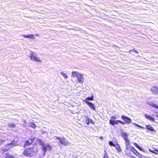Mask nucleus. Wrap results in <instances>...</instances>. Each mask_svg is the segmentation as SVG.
<instances>
[{
  "instance_id": "f257e3e1",
  "label": "nucleus",
  "mask_w": 158,
  "mask_h": 158,
  "mask_svg": "<svg viewBox=\"0 0 158 158\" xmlns=\"http://www.w3.org/2000/svg\"><path fill=\"white\" fill-rule=\"evenodd\" d=\"M38 151L36 148H31L27 149L23 152V154L27 156H31L34 155Z\"/></svg>"
},
{
  "instance_id": "f03ea898",
  "label": "nucleus",
  "mask_w": 158,
  "mask_h": 158,
  "mask_svg": "<svg viewBox=\"0 0 158 158\" xmlns=\"http://www.w3.org/2000/svg\"><path fill=\"white\" fill-rule=\"evenodd\" d=\"M17 138L15 137V139H16ZM18 141L15 140V139H14L10 143H8L7 144L5 145V147L6 148H8V149L6 148H4L2 149V151H4L3 153H5V152L6 151H7L8 149L10 148H12L14 146H17V145Z\"/></svg>"
},
{
  "instance_id": "7ed1b4c3",
  "label": "nucleus",
  "mask_w": 158,
  "mask_h": 158,
  "mask_svg": "<svg viewBox=\"0 0 158 158\" xmlns=\"http://www.w3.org/2000/svg\"><path fill=\"white\" fill-rule=\"evenodd\" d=\"M56 139H57L58 141L60 143L64 146H67L68 144V141L67 139L64 137H59L57 136L54 137ZM57 141V140H56Z\"/></svg>"
},
{
  "instance_id": "20e7f679",
  "label": "nucleus",
  "mask_w": 158,
  "mask_h": 158,
  "mask_svg": "<svg viewBox=\"0 0 158 158\" xmlns=\"http://www.w3.org/2000/svg\"><path fill=\"white\" fill-rule=\"evenodd\" d=\"M40 148L43 152V155L44 156L47 151H50L51 150L52 147L49 144L47 143L41 146Z\"/></svg>"
},
{
  "instance_id": "39448f33",
  "label": "nucleus",
  "mask_w": 158,
  "mask_h": 158,
  "mask_svg": "<svg viewBox=\"0 0 158 158\" xmlns=\"http://www.w3.org/2000/svg\"><path fill=\"white\" fill-rule=\"evenodd\" d=\"M118 123H120L122 125H123V124H124V123L123 121L120 120H115L114 119H110L109 120V123L113 126H114L115 124L118 125Z\"/></svg>"
},
{
  "instance_id": "423d86ee",
  "label": "nucleus",
  "mask_w": 158,
  "mask_h": 158,
  "mask_svg": "<svg viewBox=\"0 0 158 158\" xmlns=\"http://www.w3.org/2000/svg\"><path fill=\"white\" fill-rule=\"evenodd\" d=\"M121 118L124 121L123 122L124 123L123 125H124L125 123L128 124L131 122V119L127 116L122 115L121 116Z\"/></svg>"
},
{
  "instance_id": "0eeeda50",
  "label": "nucleus",
  "mask_w": 158,
  "mask_h": 158,
  "mask_svg": "<svg viewBox=\"0 0 158 158\" xmlns=\"http://www.w3.org/2000/svg\"><path fill=\"white\" fill-rule=\"evenodd\" d=\"M35 139L36 137H34L28 139L25 142L23 147L25 148L26 146L30 145Z\"/></svg>"
},
{
  "instance_id": "6e6552de",
  "label": "nucleus",
  "mask_w": 158,
  "mask_h": 158,
  "mask_svg": "<svg viewBox=\"0 0 158 158\" xmlns=\"http://www.w3.org/2000/svg\"><path fill=\"white\" fill-rule=\"evenodd\" d=\"M30 58L31 60L37 61L38 62H41L40 60L35 55L33 52H31V53L30 56Z\"/></svg>"
},
{
  "instance_id": "1a4fd4ad",
  "label": "nucleus",
  "mask_w": 158,
  "mask_h": 158,
  "mask_svg": "<svg viewBox=\"0 0 158 158\" xmlns=\"http://www.w3.org/2000/svg\"><path fill=\"white\" fill-rule=\"evenodd\" d=\"M84 101L90 107L91 109L93 110L94 111L95 110V107L93 103L86 100H84Z\"/></svg>"
},
{
  "instance_id": "9d476101",
  "label": "nucleus",
  "mask_w": 158,
  "mask_h": 158,
  "mask_svg": "<svg viewBox=\"0 0 158 158\" xmlns=\"http://www.w3.org/2000/svg\"><path fill=\"white\" fill-rule=\"evenodd\" d=\"M85 123L87 125H89L90 123L94 124V122L93 120L89 118V117L88 116L85 117Z\"/></svg>"
},
{
  "instance_id": "9b49d317",
  "label": "nucleus",
  "mask_w": 158,
  "mask_h": 158,
  "mask_svg": "<svg viewBox=\"0 0 158 158\" xmlns=\"http://www.w3.org/2000/svg\"><path fill=\"white\" fill-rule=\"evenodd\" d=\"M77 78V81L78 83L81 84H82L84 81V78L83 77L82 75L81 74H80Z\"/></svg>"
},
{
  "instance_id": "f8f14e48",
  "label": "nucleus",
  "mask_w": 158,
  "mask_h": 158,
  "mask_svg": "<svg viewBox=\"0 0 158 158\" xmlns=\"http://www.w3.org/2000/svg\"><path fill=\"white\" fill-rule=\"evenodd\" d=\"M146 129L152 132L153 133H155L156 132V131L154 128L150 125H147L146 126Z\"/></svg>"
},
{
  "instance_id": "ddd939ff",
  "label": "nucleus",
  "mask_w": 158,
  "mask_h": 158,
  "mask_svg": "<svg viewBox=\"0 0 158 158\" xmlns=\"http://www.w3.org/2000/svg\"><path fill=\"white\" fill-rule=\"evenodd\" d=\"M122 136L124 139L125 142L128 141L129 139H128V135L126 132H123L122 133Z\"/></svg>"
},
{
  "instance_id": "4468645a",
  "label": "nucleus",
  "mask_w": 158,
  "mask_h": 158,
  "mask_svg": "<svg viewBox=\"0 0 158 158\" xmlns=\"http://www.w3.org/2000/svg\"><path fill=\"white\" fill-rule=\"evenodd\" d=\"M151 91L154 94L158 95V88L153 87L151 89Z\"/></svg>"
},
{
  "instance_id": "2eb2a0df",
  "label": "nucleus",
  "mask_w": 158,
  "mask_h": 158,
  "mask_svg": "<svg viewBox=\"0 0 158 158\" xmlns=\"http://www.w3.org/2000/svg\"><path fill=\"white\" fill-rule=\"evenodd\" d=\"M2 155L6 158H15L14 156L8 153H3Z\"/></svg>"
},
{
  "instance_id": "dca6fc26",
  "label": "nucleus",
  "mask_w": 158,
  "mask_h": 158,
  "mask_svg": "<svg viewBox=\"0 0 158 158\" xmlns=\"http://www.w3.org/2000/svg\"><path fill=\"white\" fill-rule=\"evenodd\" d=\"M23 36L25 38H29L32 39H34L35 37L34 35L31 34L30 35H23Z\"/></svg>"
},
{
  "instance_id": "f3484780",
  "label": "nucleus",
  "mask_w": 158,
  "mask_h": 158,
  "mask_svg": "<svg viewBox=\"0 0 158 158\" xmlns=\"http://www.w3.org/2000/svg\"><path fill=\"white\" fill-rule=\"evenodd\" d=\"M125 144L126 145V150H129V149L132 146L130 145V144L129 140H128V141H126Z\"/></svg>"
},
{
  "instance_id": "a211bd4d",
  "label": "nucleus",
  "mask_w": 158,
  "mask_h": 158,
  "mask_svg": "<svg viewBox=\"0 0 158 158\" xmlns=\"http://www.w3.org/2000/svg\"><path fill=\"white\" fill-rule=\"evenodd\" d=\"M36 142L37 143H39L40 145H41V146L45 144H44V142L40 139H37Z\"/></svg>"
},
{
  "instance_id": "6ab92c4d",
  "label": "nucleus",
  "mask_w": 158,
  "mask_h": 158,
  "mask_svg": "<svg viewBox=\"0 0 158 158\" xmlns=\"http://www.w3.org/2000/svg\"><path fill=\"white\" fill-rule=\"evenodd\" d=\"M147 103L150 106H152L153 107L158 109V106L157 105L153 102H147Z\"/></svg>"
},
{
  "instance_id": "aec40b11",
  "label": "nucleus",
  "mask_w": 158,
  "mask_h": 158,
  "mask_svg": "<svg viewBox=\"0 0 158 158\" xmlns=\"http://www.w3.org/2000/svg\"><path fill=\"white\" fill-rule=\"evenodd\" d=\"M72 77H77L80 73L76 71H73L72 73Z\"/></svg>"
},
{
  "instance_id": "412c9836",
  "label": "nucleus",
  "mask_w": 158,
  "mask_h": 158,
  "mask_svg": "<svg viewBox=\"0 0 158 158\" xmlns=\"http://www.w3.org/2000/svg\"><path fill=\"white\" fill-rule=\"evenodd\" d=\"M144 115L146 118L148 119L151 121H154L155 119L152 116L146 114H145Z\"/></svg>"
},
{
  "instance_id": "4be33fe9",
  "label": "nucleus",
  "mask_w": 158,
  "mask_h": 158,
  "mask_svg": "<svg viewBox=\"0 0 158 158\" xmlns=\"http://www.w3.org/2000/svg\"><path fill=\"white\" fill-rule=\"evenodd\" d=\"M133 153L137 156L140 158H142L143 156V155L139 153L137 150L135 151V152H133Z\"/></svg>"
},
{
  "instance_id": "5701e85b",
  "label": "nucleus",
  "mask_w": 158,
  "mask_h": 158,
  "mask_svg": "<svg viewBox=\"0 0 158 158\" xmlns=\"http://www.w3.org/2000/svg\"><path fill=\"white\" fill-rule=\"evenodd\" d=\"M114 147H115L116 150L118 151V152H121L122 150L119 145L118 144H115V145Z\"/></svg>"
},
{
  "instance_id": "b1692460",
  "label": "nucleus",
  "mask_w": 158,
  "mask_h": 158,
  "mask_svg": "<svg viewBox=\"0 0 158 158\" xmlns=\"http://www.w3.org/2000/svg\"><path fill=\"white\" fill-rule=\"evenodd\" d=\"M8 127L11 128H14L16 127V125L13 123H8Z\"/></svg>"
},
{
  "instance_id": "393cba45",
  "label": "nucleus",
  "mask_w": 158,
  "mask_h": 158,
  "mask_svg": "<svg viewBox=\"0 0 158 158\" xmlns=\"http://www.w3.org/2000/svg\"><path fill=\"white\" fill-rule=\"evenodd\" d=\"M94 95H92L90 97H88L86 98L85 100L87 101H92L94 100Z\"/></svg>"
},
{
  "instance_id": "a878e982",
  "label": "nucleus",
  "mask_w": 158,
  "mask_h": 158,
  "mask_svg": "<svg viewBox=\"0 0 158 158\" xmlns=\"http://www.w3.org/2000/svg\"><path fill=\"white\" fill-rule=\"evenodd\" d=\"M30 126L34 129H35L36 127V125L34 123H31L29 124Z\"/></svg>"
},
{
  "instance_id": "bb28decb",
  "label": "nucleus",
  "mask_w": 158,
  "mask_h": 158,
  "mask_svg": "<svg viewBox=\"0 0 158 158\" xmlns=\"http://www.w3.org/2000/svg\"><path fill=\"white\" fill-rule=\"evenodd\" d=\"M133 124L135 126L138 127L140 128L141 129H144V127H143L140 126L139 125V124H136V123H133Z\"/></svg>"
},
{
  "instance_id": "cd10ccee",
  "label": "nucleus",
  "mask_w": 158,
  "mask_h": 158,
  "mask_svg": "<svg viewBox=\"0 0 158 158\" xmlns=\"http://www.w3.org/2000/svg\"><path fill=\"white\" fill-rule=\"evenodd\" d=\"M60 73L64 76L65 78L66 79L68 77V76L66 73H64L63 72H61Z\"/></svg>"
},
{
  "instance_id": "c85d7f7f",
  "label": "nucleus",
  "mask_w": 158,
  "mask_h": 158,
  "mask_svg": "<svg viewBox=\"0 0 158 158\" xmlns=\"http://www.w3.org/2000/svg\"><path fill=\"white\" fill-rule=\"evenodd\" d=\"M109 145L111 146L114 147L115 144H114V143L112 141H110L109 142Z\"/></svg>"
},
{
  "instance_id": "c756f323",
  "label": "nucleus",
  "mask_w": 158,
  "mask_h": 158,
  "mask_svg": "<svg viewBox=\"0 0 158 158\" xmlns=\"http://www.w3.org/2000/svg\"><path fill=\"white\" fill-rule=\"evenodd\" d=\"M103 158H109L108 154L105 151V153L104 155Z\"/></svg>"
},
{
  "instance_id": "7c9ffc66",
  "label": "nucleus",
  "mask_w": 158,
  "mask_h": 158,
  "mask_svg": "<svg viewBox=\"0 0 158 158\" xmlns=\"http://www.w3.org/2000/svg\"><path fill=\"white\" fill-rule=\"evenodd\" d=\"M129 150L132 151L133 152H135L136 150H135L134 147H133V146H132L131 148L129 149Z\"/></svg>"
},
{
  "instance_id": "2f4dec72",
  "label": "nucleus",
  "mask_w": 158,
  "mask_h": 158,
  "mask_svg": "<svg viewBox=\"0 0 158 158\" xmlns=\"http://www.w3.org/2000/svg\"><path fill=\"white\" fill-rule=\"evenodd\" d=\"M111 119H114L115 120V119H117L118 118L117 117L115 116L111 117Z\"/></svg>"
},
{
  "instance_id": "473e14b6",
  "label": "nucleus",
  "mask_w": 158,
  "mask_h": 158,
  "mask_svg": "<svg viewBox=\"0 0 158 158\" xmlns=\"http://www.w3.org/2000/svg\"><path fill=\"white\" fill-rule=\"evenodd\" d=\"M149 151L150 152H152V153H154V154H157V153L155 152L154 151L152 150H151V149H149Z\"/></svg>"
},
{
  "instance_id": "72a5a7b5",
  "label": "nucleus",
  "mask_w": 158,
  "mask_h": 158,
  "mask_svg": "<svg viewBox=\"0 0 158 158\" xmlns=\"http://www.w3.org/2000/svg\"><path fill=\"white\" fill-rule=\"evenodd\" d=\"M5 142V140H2V139H0V145H1L2 144Z\"/></svg>"
},
{
  "instance_id": "f704fd0d",
  "label": "nucleus",
  "mask_w": 158,
  "mask_h": 158,
  "mask_svg": "<svg viewBox=\"0 0 158 158\" xmlns=\"http://www.w3.org/2000/svg\"><path fill=\"white\" fill-rule=\"evenodd\" d=\"M134 146H135L137 148V147L139 146V145H138V144L136 143H134Z\"/></svg>"
},
{
  "instance_id": "c9c22d12",
  "label": "nucleus",
  "mask_w": 158,
  "mask_h": 158,
  "mask_svg": "<svg viewBox=\"0 0 158 158\" xmlns=\"http://www.w3.org/2000/svg\"><path fill=\"white\" fill-rule=\"evenodd\" d=\"M131 51H132V52H135V53H138V52L136 50H135L134 49L133 50H131Z\"/></svg>"
},
{
  "instance_id": "e433bc0d",
  "label": "nucleus",
  "mask_w": 158,
  "mask_h": 158,
  "mask_svg": "<svg viewBox=\"0 0 158 158\" xmlns=\"http://www.w3.org/2000/svg\"><path fill=\"white\" fill-rule=\"evenodd\" d=\"M156 114V113H155V114H154V115H156V117H157V118H158V115H157Z\"/></svg>"
},
{
  "instance_id": "4c0bfd02",
  "label": "nucleus",
  "mask_w": 158,
  "mask_h": 158,
  "mask_svg": "<svg viewBox=\"0 0 158 158\" xmlns=\"http://www.w3.org/2000/svg\"><path fill=\"white\" fill-rule=\"evenodd\" d=\"M139 149L141 151H143V149L140 147V148H139Z\"/></svg>"
},
{
  "instance_id": "58836bf2",
  "label": "nucleus",
  "mask_w": 158,
  "mask_h": 158,
  "mask_svg": "<svg viewBox=\"0 0 158 158\" xmlns=\"http://www.w3.org/2000/svg\"><path fill=\"white\" fill-rule=\"evenodd\" d=\"M100 139H103V138L102 137H100Z\"/></svg>"
},
{
  "instance_id": "ea45409f",
  "label": "nucleus",
  "mask_w": 158,
  "mask_h": 158,
  "mask_svg": "<svg viewBox=\"0 0 158 158\" xmlns=\"http://www.w3.org/2000/svg\"><path fill=\"white\" fill-rule=\"evenodd\" d=\"M137 148L139 149V148H140V147L139 146Z\"/></svg>"
},
{
  "instance_id": "a19ab883",
  "label": "nucleus",
  "mask_w": 158,
  "mask_h": 158,
  "mask_svg": "<svg viewBox=\"0 0 158 158\" xmlns=\"http://www.w3.org/2000/svg\"><path fill=\"white\" fill-rule=\"evenodd\" d=\"M156 152H158V150L156 149L155 150Z\"/></svg>"
},
{
  "instance_id": "79ce46f5",
  "label": "nucleus",
  "mask_w": 158,
  "mask_h": 158,
  "mask_svg": "<svg viewBox=\"0 0 158 158\" xmlns=\"http://www.w3.org/2000/svg\"><path fill=\"white\" fill-rule=\"evenodd\" d=\"M132 158H137L135 156H133V157Z\"/></svg>"
},
{
  "instance_id": "37998d69",
  "label": "nucleus",
  "mask_w": 158,
  "mask_h": 158,
  "mask_svg": "<svg viewBox=\"0 0 158 158\" xmlns=\"http://www.w3.org/2000/svg\"><path fill=\"white\" fill-rule=\"evenodd\" d=\"M43 132L44 133V131H43Z\"/></svg>"
},
{
  "instance_id": "c03bdc74",
  "label": "nucleus",
  "mask_w": 158,
  "mask_h": 158,
  "mask_svg": "<svg viewBox=\"0 0 158 158\" xmlns=\"http://www.w3.org/2000/svg\"><path fill=\"white\" fill-rule=\"evenodd\" d=\"M43 132L44 133V131H43Z\"/></svg>"
}]
</instances>
